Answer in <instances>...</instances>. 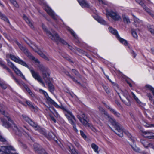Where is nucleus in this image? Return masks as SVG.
<instances>
[{
  "mask_svg": "<svg viewBox=\"0 0 154 154\" xmlns=\"http://www.w3.org/2000/svg\"><path fill=\"white\" fill-rule=\"evenodd\" d=\"M74 144L78 148H79L80 147V144L78 142H75Z\"/></svg>",
  "mask_w": 154,
  "mask_h": 154,
  "instance_id": "53",
  "label": "nucleus"
},
{
  "mask_svg": "<svg viewBox=\"0 0 154 154\" xmlns=\"http://www.w3.org/2000/svg\"><path fill=\"white\" fill-rule=\"evenodd\" d=\"M99 110L102 113L105 115L107 119L109 122L111 123L113 126L116 128V131L114 132L119 137H122L123 136V132L122 126L117 123L114 119L112 118L110 115L101 106L98 107Z\"/></svg>",
  "mask_w": 154,
  "mask_h": 154,
  "instance_id": "3",
  "label": "nucleus"
},
{
  "mask_svg": "<svg viewBox=\"0 0 154 154\" xmlns=\"http://www.w3.org/2000/svg\"><path fill=\"white\" fill-rule=\"evenodd\" d=\"M109 30L110 33L116 36L117 39L121 43L126 45L127 44V42L126 40L121 38L118 34L117 30L115 29L110 27L109 28Z\"/></svg>",
  "mask_w": 154,
  "mask_h": 154,
  "instance_id": "7",
  "label": "nucleus"
},
{
  "mask_svg": "<svg viewBox=\"0 0 154 154\" xmlns=\"http://www.w3.org/2000/svg\"><path fill=\"white\" fill-rule=\"evenodd\" d=\"M26 102L27 105L31 108V109H33L34 111L36 112L37 111L38 109L37 107L36 106L34 105L30 101L26 100Z\"/></svg>",
  "mask_w": 154,
  "mask_h": 154,
  "instance_id": "23",
  "label": "nucleus"
},
{
  "mask_svg": "<svg viewBox=\"0 0 154 154\" xmlns=\"http://www.w3.org/2000/svg\"><path fill=\"white\" fill-rule=\"evenodd\" d=\"M68 30L71 34L75 38H77V36L75 33L74 32L73 30L71 29H69Z\"/></svg>",
  "mask_w": 154,
  "mask_h": 154,
  "instance_id": "41",
  "label": "nucleus"
},
{
  "mask_svg": "<svg viewBox=\"0 0 154 154\" xmlns=\"http://www.w3.org/2000/svg\"><path fill=\"white\" fill-rule=\"evenodd\" d=\"M49 89L51 92L53 91L54 90V86L51 84H49Z\"/></svg>",
  "mask_w": 154,
  "mask_h": 154,
  "instance_id": "45",
  "label": "nucleus"
},
{
  "mask_svg": "<svg viewBox=\"0 0 154 154\" xmlns=\"http://www.w3.org/2000/svg\"><path fill=\"white\" fill-rule=\"evenodd\" d=\"M9 1L16 7H18V5L15 0H9Z\"/></svg>",
  "mask_w": 154,
  "mask_h": 154,
  "instance_id": "39",
  "label": "nucleus"
},
{
  "mask_svg": "<svg viewBox=\"0 0 154 154\" xmlns=\"http://www.w3.org/2000/svg\"><path fill=\"white\" fill-rule=\"evenodd\" d=\"M1 18L4 20L5 21L8 22V20L7 18L4 15L1 13V14L0 15Z\"/></svg>",
  "mask_w": 154,
  "mask_h": 154,
  "instance_id": "37",
  "label": "nucleus"
},
{
  "mask_svg": "<svg viewBox=\"0 0 154 154\" xmlns=\"http://www.w3.org/2000/svg\"><path fill=\"white\" fill-rule=\"evenodd\" d=\"M30 72L33 78L36 80H37L38 82L44 85V83L40 76L38 73L35 72L33 70H31Z\"/></svg>",
  "mask_w": 154,
  "mask_h": 154,
  "instance_id": "14",
  "label": "nucleus"
},
{
  "mask_svg": "<svg viewBox=\"0 0 154 154\" xmlns=\"http://www.w3.org/2000/svg\"><path fill=\"white\" fill-rule=\"evenodd\" d=\"M92 148L93 149L94 151L97 153L99 154V152L98 150L99 147L95 143H93L91 145Z\"/></svg>",
  "mask_w": 154,
  "mask_h": 154,
  "instance_id": "30",
  "label": "nucleus"
},
{
  "mask_svg": "<svg viewBox=\"0 0 154 154\" xmlns=\"http://www.w3.org/2000/svg\"><path fill=\"white\" fill-rule=\"evenodd\" d=\"M141 142L145 148H148L150 147L153 148L154 149V146L152 144L149 143L146 141L141 140Z\"/></svg>",
  "mask_w": 154,
  "mask_h": 154,
  "instance_id": "18",
  "label": "nucleus"
},
{
  "mask_svg": "<svg viewBox=\"0 0 154 154\" xmlns=\"http://www.w3.org/2000/svg\"><path fill=\"white\" fill-rule=\"evenodd\" d=\"M48 137L49 138L52 139L54 138L55 135L53 133L50 132L48 133Z\"/></svg>",
  "mask_w": 154,
  "mask_h": 154,
  "instance_id": "44",
  "label": "nucleus"
},
{
  "mask_svg": "<svg viewBox=\"0 0 154 154\" xmlns=\"http://www.w3.org/2000/svg\"><path fill=\"white\" fill-rule=\"evenodd\" d=\"M17 43L20 49L23 51L29 58L34 61L35 63L38 64V67L42 73L43 78L46 82H48L49 81V74L48 72V68L42 64H40L39 60L34 57L32 56L31 54L29 53L27 50L24 47L17 42Z\"/></svg>",
  "mask_w": 154,
  "mask_h": 154,
  "instance_id": "2",
  "label": "nucleus"
},
{
  "mask_svg": "<svg viewBox=\"0 0 154 154\" xmlns=\"http://www.w3.org/2000/svg\"><path fill=\"white\" fill-rule=\"evenodd\" d=\"M68 146L72 154H78L72 145L70 143H68Z\"/></svg>",
  "mask_w": 154,
  "mask_h": 154,
  "instance_id": "27",
  "label": "nucleus"
},
{
  "mask_svg": "<svg viewBox=\"0 0 154 154\" xmlns=\"http://www.w3.org/2000/svg\"><path fill=\"white\" fill-rule=\"evenodd\" d=\"M0 141L2 142L6 141V139L2 136L0 135Z\"/></svg>",
  "mask_w": 154,
  "mask_h": 154,
  "instance_id": "47",
  "label": "nucleus"
},
{
  "mask_svg": "<svg viewBox=\"0 0 154 154\" xmlns=\"http://www.w3.org/2000/svg\"><path fill=\"white\" fill-rule=\"evenodd\" d=\"M82 118L79 116H77V117L79 119L80 122L84 125L86 126H89V123H88L87 119V116L84 114H83L82 115Z\"/></svg>",
  "mask_w": 154,
  "mask_h": 154,
  "instance_id": "13",
  "label": "nucleus"
},
{
  "mask_svg": "<svg viewBox=\"0 0 154 154\" xmlns=\"http://www.w3.org/2000/svg\"><path fill=\"white\" fill-rule=\"evenodd\" d=\"M42 28L49 38L57 42H61L63 45H66V47H68L71 50H73L74 48L68 44L64 40L61 39L60 38L57 33L51 30V32H50L47 29L46 26L44 25H42Z\"/></svg>",
  "mask_w": 154,
  "mask_h": 154,
  "instance_id": "4",
  "label": "nucleus"
},
{
  "mask_svg": "<svg viewBox=\"0 0 154 154\" xmlns=\"http://www.w3.org/2000/svg\"><path fill=\"white\" fill-rule=\"evenodd\" d=\"M145 88L147 90H150L152 93L154 97V88L149 85H146Z\"/></svg>",
  "mask_w": 154,
  "mask_h": 154,
  "instance_id": "29",
  "label": "nucleus"
},
{
  "mask_svg": "<svg viewBox=\"0 0 154 154\" xmlns=\"http://www.w3.org/2000/svg\"><path fill=\"white\" fill-rule=\"evenodd\" d=\"M35 51L37 52L41 57L44 58L47 60L49 61L50 60L49 58L47 56H46L42 52L38 50V49L36 50L35 49Z\"/></svg>",
  "mask_w": 154,
  "mask_h": 154,
  "instance_id": "20",
  "label": "nucleus"
},
{
  "mask_svg": "<svg viewBox=\"0 0 154 154\" xmlns=\"http://www.w3.org/2000/svg\"><path fill=\"white\" fill-rule=\"evenodd\" d=\"M103 72L104 73V74L105 75V73H104V71L103 70Z\"/></svg>",
  "mask_w": 154,
  "mask_h": 154,
  "instance_id": "61",
  "label": "nucleus"
},
{
  "mask_svg": "<svg viewBox=\"0 0 154 154\" xmlns=\"http://www.w3.org/2000/svg\"><path fill=\"white\" fill-rule=\"evenodd\" d=\"M23 18L30 27L32 29H33L34 28V26L33 25V23L32 21L25 15H23Z\"/></svg>",
  "mask_w": 154,
  "mask_h": 154,
  "instance_id": "21",
  "label": "nucleus"
},
{
  "mask_svg": "<svg viewBox=\"0 0 154 154\" xmlns=\"http://www.w3.org/2000/svg\"><path fill=\"white\" fill-rule=\"evenodd\" d=\"M72 72L74 73L76 75H78L79 74V73H78V72L76 70H74V69H72Z\"/></svg>",
  "mask_w": 154,
  "mask_h": 154,
  "instance_id": "51",
  "label": "nucleus"
},
{
  "mask_svg": "<svg viewBox=\"0 0 154 154\" xmlns=\"http://www.w3.org/2000/svg\"><path fill=\"white\" fill-rule=\"evenodd\" d=\"M147 28L148 30L152 34L154 35V26L152 25H148Z\"/></svg>",
  "mask_w": 154,
  "mask_h": 154,
  "instance_id": "32",
  "label": "nucleus"
},
{
  "mask_svg": "<svg viewBox=\"0 0 154 154\" xmlns=\"http://www.w3.org/2000/svg\"><path fill=\"white\" fill-rule=\"evenodd\" d=\"M147 127H154V124H146V125Z\"/></svg>",
  "mask_w": 154,
  "mask_h": 154,
  "instance_id": "49",
  "label": "nucleus"
},
{
  "mask_svg": "<svg viewBox=\"0 0 154 154\" xmlns=\"http://www.w3.org/2000/svg\"><path fill=\"white\" fill-rule=\"evenodd\" d=\"M131 146L134 150L137 152H139L140 151V149L137 147L135 145L133 144V145H131Z\"/></svg>",
  "mask_w": 154,
  "mask_h": 154,
  "instance_id": "34",
  "label": "nucleus"
},
{
  "mask_svg": "<svg viewBox=\"0 0 154 154\" xmlns=\"http://www.w3.org/2000/svg\"><path fill=\"white\" fill-rule=\"evenodd\" d=\"M137 30H138V31H139V29H137Z\"/></svg>",
  "mask_w": 154,
  "mask_h": 154,
  "instance_id": "64",
  "label": "nucleus"
},
{
  "mask_svg": "<svg viewBox=\"0 0 154 154\" xmlns=\"http://www.w3.org/2000/svg\"><path fill=\"white\" fill-rule=\"evenodd\" d=\"M7 62L9 64L8 65L9 66V65H11V62L9 60H7Z\"/></svg>",
  "mask_w": 154,
  "mask_h": 154,
  "instance_id": "57",
  "label": "nucleus"
},
{
  "mask_svg": "<svg viewBox=\"0 0 154 154\" xmlns=\"http://www.w3.org/2000/svg\"><path fill=\"white\" fill-rule=\"evenodd\" d=\"M143 136L149 139H154V133L151 131H146L142 132Z\"/></svg>",
  "mask_w": 154,
  "mask_h": 154,
  "instance_id": "15",
  "label": "nucleus"
},
{
  "mask_svg": "<svg viewBox=\"0 0 154 154\" xmlns=\"http://www.w3.org/2000/svg\"><path fill=\"white\" fill-rule=\"evenodd\" d=\"M151 51L152 53L154 54V48H152L151 49Z\"/></svg>",
  "mask_w": 154,
  "mask_h": 154,
  "instance_id": "58",
  "label": "nucleus"
},
{
  "mask_svg": "<svg viewBox=\"0 0 154 154\" xmlns=\"http://www.w3.org/2000/svg\"><path fill=\"white\" fill-rule=\"evenodd\" d=\"M147 96L149 98V100L151 101H152V96L150 93H147Z\"/></svg>",
  "mask_w": 154,
  "mask_h": 154,
  "instance_id": "43",
  "label": "nucleus"
},
{
  "mask_svg": "<svg viewBox=\"0 0 154 154\" xmlns=\"http://www.w3.org/2000/svg\"><path fill=\"white\" fill-rule=\"evenodd\" d=\"M103 87L105 89V91H106V92L107 93H109V90L108 88L106 86H103Z\"/></svg>",
  "mask_w": 154,
  "mask_h": 154,
  "instance_id": "48",
  "label": "nucleus"
},
{
  "mask_svg": "<svg viewBox=\"0 0 154 154\" xmlns=\"http://www.w3.org/2000/svg\"><path fill=\"white\" fill-rule=\"evenodd\" d=\"M80 134L82 137L86 140H87V136L84 133V132L82 131H80Z\"/></svg>",
  "mask_w": 154,
  "mask_h": 154,
  "instance_id": "38",
  "label": "nucleus"
},
{
  "mask_svg": "<svg viewBox=\"0 0 154 154\" xmlns=\"http://www.w3.org/2000/svg\"><path fill=\"white\" fill-rule=\"evenodd\" d=\"M0 85L4 89H6L7 88L6 85L0 83Z\"/></svg>",
  "mask_w": 154,
  "mask_h": 154,
  "instance_id": "50",
  "label": "nucleus"
},
{
  "mask_svg": "<svg viewBox=\"0 0 154 154\" xmlns=\"http://www.w3.org/2000/svg\"><path fill=\"white\" fill-rule=\"evenodd\" d=\"M10 57L12 60L17 63L24 66L29 68V67L26 63L19 57H16L12 55H10Z\"/></svg>",
  "mask_w": 154,
  "mask_h": 154,
  "instance_id": "9",
  "label": "nucleus"
},
{
  "mask_svg": "<svg viewBox=\"0 0 154 154\" xmlns=\"http://www.w3.org/2000/svg\"><path fill=\"white\" fill-rule=\"evenodd\" d=\"M106 106L107 108L109 109V110L116 117H119L120 116V114L115 109L110 107L109 106L106 105Z\"/></svg>",
  "mask_w": 154,
  "mask_h": 154,
  "instance_id": "19",
  "label": "nucleus"
},
{
  "mask_svg": "<svg viewBox=\"0 0 154 154\" xmlns=\"http://www.w3.org/2000/svg\"><path fill=\"white\" fill-rule=\"evenodd\" d=\"M39 91L40 93H42L44 95L46 98H47V97H49L47 93L44 90L42 89H40Z\"/></svg>",
  "mask_w": 154,
  "mask_h": 154,
  "instance_id": "42",
  "label": "nucleus"
},
{
  "mask_svg": "<svg viewBox=\"0 0 154 154\" xmlns=\"http://www.w3.org/2000/svg\"><path fill=\"white\" fill-rule=\"evenodd\" d=\"M101 4H106L105 3L103 0H97Z\"/></svg>",
  "mask_w": 154,
  "mask_h": 154,
  "instance_id": "52",
  "label": "nucleus"
},
{
  "mask_svg": "<svg viewBox=\"0 0 154 154\" xmlns=\"http://www.w3.org/2000/svg\"><path fill=\"white\" fill-rule=\"evenodd\" d=\"M114 86L115 90L120 98L126 105L128 106H130L131 103L128 98L129 96L127 91L126 90L122 91L119 88L117 84H115Z\"/></svg>",
  "mask_w": 154,
  "mask_h": 154,
  "instance_id": "5",
  "label": "nucleus"
},
{
  "mask_svg": "<svg viewBox=\"0 0 154 154\" xmlns=\"http://www.w3.org/2000/svg\"><path fill=\"white\" fill-rule=\"evenodd\" d=\"M46 99L47 100V101L48 103L53 104L55 107H59V106L51 98L49 97H47Z\"/></svg>",
  "mask_w": 154,
  "mask_h": 154,
  "instance_id": "24",
  "label": "nucleus"
},
{
  "mask_svg": "<svg viewBox=\"0 0 154 154\" xmlns=\"http://www.w3.org/2000/svg\"><path fill=\"white\" fill-rule=\"evenodd\" d=\"M131 31L133 37L135 38H137L138 36L136 31L133 29H132Z\"/></svg>",
  "mask_w": 154,
  "mask_h": 154,
  "instance_id": "36",
  "label": "nucleus"
},
{
  "mask_svg": "<svg viewBox=\"0 0 154 154\" xmlns=\"http://www.w3.org/2000/svg\"><path fill=\"white\" fill-rule=\"evenodd\" d=\"M106 77L109 80L112 84H113V82L109 79V78L108 76L106 75Z\"/></svg>",
  "mask_w": 154,
  "mask_h": 154,
  "instance_id": "55",
  "label": "nucleus"
},
{
  "mask_svg": "<svg viewBox=\"0 0 154 154\" xmlns=\"http://www.w3.org/2000/svg\"><path fill=\"white\" fill-rule=\"evenodd\" d=\"M45 10L47 13L54 19L56 20L57 16L56 15L52 10L49 7L45 8Z\"/></svg>",
  "mask_w": 154,
  "mask_h": 154,
  "instance_id": "16",
  "label": "nucleus"
},
{
  "mask_svg": "<svg viewBox=\"0 0 154 154\" xmlns=\"http://www.w3.org/2000/svg\"><path fill=\"white\" fill-rule=\"evenodd\" d=\"M153 104L154 105V100H153Z\"/></svg>",
  "mask_w": 154,
  "mask_h": 154,
  "instance_id": "63",
  "label": "nucleus"
},
{
  "mask_svg": "<svg viewBox=\"0 0 154 154\" xmlns=\"http://www.w3.org/2000/svg\"><path fill=\"white\" fill-rule=\"evenodd\" d=\"M95 19L100 23L103 25H106V22L100 17H97Z\"/></svg>",
  "mask_w": 154,
  "mask_h": 154,
  "instance_id": "26",
  "label": "nucleus"
},
{
  "mask_svg": "<svg viewBox=\"0 0 154 154\" xmlns=\"http://www.w3.org/2000/svg\"><path fill=\"white\" fill-rule=\"evenodd\" d=\"M134 24L136 27H140L142 25V21L140 20L135 16L133 15Z\"/></svg>",
  "mask_w": 154,
  "mask_h": 154,
  "instance_id": "17",
  "label": "nucleus"
},
{
  "mask_svg": "<svg viewBox=\"0 0 154 154\" xmlns=\"http://www.w3.org/2000/svg\"><path fill=\"white\" fill-rule=\"evenodd\" d=\"M133 55L134 57V58L136 56V54L134 52H133Z\"/></svg>",
  "mask_w": 154,
  "mask_h": 154,
  "instance_id": "56",
  "label": "nucleus"
},
{
  "mask_svg": "<svg viewBox=\"0 0 154 154\" xmlns=\"http://www.w3.org/2000/svg\"><path fill=\"white\" fill-rule=\"evenodd\" d=\"M106 14L107 18L110 17L116 21L119 20L121 19L120 16L116 11H113L112 10L109 11L106 10Z\"/></svg>",
  "mask_w": 154,
  "mask_h": 154,
  "instance_id": "8",
  "label": "nucleus"
},
{
  "mask_svg": "<svg viewBox=\"0 0 154 154\" xmlns=\"http://www.w3.org/2000/svg\"><path fill=\"white\" fill-rule=\"evenodd\" d=\"M124 132L130 138V140L133 143L135 141L134 138L131 137V134L128 131H125Z\"/></svg>",
  "mask_w": 154,
  "mask_h": 154,
  "instance_id": "31",
  "label": "nucleus"
},
{
  "mask_svg": "<svg viewBox=\"0 0 154 154\" xmlns=\"http://www.w3.org/2000/svg\"><path fill=\"white\" fill-rule=\"evenodd\" d=\"M150 14L152 16H153V15L152 14Z\"/></svg>",
  "mask_w": 154,
  "mask_h": 154,
  "instance_id": "62",
  "label": "nucleus"
},
{
  "mask_svg": "<svg viewBox=\"0 0 154 154\" xmlns=\"http://www.w3.org/2000/svg\"><path fill=\"white\" fill-rule=\"evenodd\" d=\"M59 106V107H57L58 108H60L65 111V114L66 117L68 119L69 122L73 125L75 131L76 132H77L78 130L76 128L75 122V119L74 116L69 111L66 109L63 106L61 105V106Z\"/></svg>",
  "mask_w": 154,
  "mask_h": 154,
  "instance_id": "6",
  "label": "nucleus"
},
{
  "mask_svg": "<svg viewBox=\"0 0 154 154\" xmlns=\"http://www.w3.org/2000/svg\"><path fill=\"white\" fill-rule=\"evenodd\" d=\"M0 65L4 69L7 70L8 72H9L10 75H11L13 79L15 80L17 83L19 84V81L14 75L13 72L8 67H7L6 65L5 64L4 62L1 60H0Z\"/></svg>",
  "mask_w": 154,
  "mask_h": 154,
  "instance_id": "11",
  "label": "nucleus"
},
{
  "mask_svg": "<svg viewBox=\"0 0 154 154\" xmlns=\"http://www.w3.org/2000/svg\"><path fill=\"white\" fill-rule=\"evenodd\" d=\"M0 112L4 116V117L0 118L2 125L3 126L7 128H9L11 126L12 128L15 131V133L20 136L21 135L22 133H23L26 136H29L28 134L29 130L26 127H24L25 129H22L21 128L18 127L11 119L9 114L5 112L3 109H0Z\"/></svg>",
  "mask_w": 154,
  "mask_h": 154,
  "instance_id": "1",
  "label": "nucleus"
},
{
  "mask_svg": "<svg viewBox=\"0 0 154 154\" xmlns=\"http://www.w3.org/2000/svg\"><path fill=\"white\" fill-rule=\"evenodd\" d=\"M25 88L26 89V91L27 90V88H29L27 86H25Z\"/></svg>",
  "mask_w": 154,
  "mask_h": 154,
  "instance_id": "59",
  "label": "nucleus"
},
{
  "mask_svg": "<svg viewBox=\"0 0 154 154\" xmlns=\"http://www.w3.org/2000/svg\"><path fill=\"white\" fill-rule=\"evenodd\" d=\"M11 65L9 66L13 69L15 73L18 76L21 77L22 79L26 80L24 76L23 75L21 71L17 67L12 63H11Z\"/></svg>",
  "mask_w": 154,
  "mask_h": 154,
  "instance_id": "10",
  "label": "nucleus"
},
{
  "mask_svg": "<svg viewBox=\"0 0 154 154\" xmlns=\"http://www.w3.org/2000/svg\"><path fill=\"white\" fill-rule=\"evenodd\" d=\"M2 46V45L1 44H0V48H1Z\"/></svg>",
  "mask_w": 154,
  "mask_h": 154,
  "instance_id": "60",
  "label": "nucleus"
},
{
  "mask_svg": "<svg viewBox=\"0 0 154 154\" xmlns=\"http://www.w3.org/2000/svg\"><path fill=\"white\" fill-rule=\"evenodd\" d=\"M27 91L32 97H34L35 96L34 94H33L29 88H27Z\"/></svg>",
  "mask_w": 154,
  "mask_h": 154,
  "instance_id": "46",
  "label": "nucleus"
},
{
  "mask_svg": "<svg viewBox=\"0 0 154 154\" xmlns=\"http://www.w3.org/2000/svg\"><path fill=\"white\" fill-rule=\"evenodd\" d=\"M131 94L133 98L134 99L135 101L139 104H140L141 103V102L139 100L138 98L137 97L135 94L131 92Z\"/></svg>",
  "mask_w": 154,
  "mask_h": 154,
  "instance_id": "33",
  "label": "nucleus"
},
{
  "mask_svg": "<svg viewBox=\"0 0 154 154\" xmlns=\"http://www.w3.org/2000/svg\"><path fill=\"white\" fill-rule=\"evenodd\" d=\"M51 119L54 122H56V120L53 117L51 116Z\"/></svg>",
  "mask_w": 154,
  "mask_h": 154,
  "instance_id": "54",
  "label": "nucleus"
},
{
  "mask_svg": "<svg viewBox=\"0 0 154 154\" xmlns=\"http://www.w3.org/2000/svg\"><path fill=\"white\" fill-rule=\"evenodd\" d=\"M66 74L69 76V77H70L71 79H72L73 80V81H74L75 82H76V83H79L76 80H75V79L73 77H72V76H71L69 73V72H66L65 73Z\"/></svg>",
  "mask_w": 154,
  "mask_h": 154,
  "instance_id": "40",
  "label": "nucleus"
},
{
  "mask_svg": "<svg viewBox=\"0 0 154 154\" xmlns=\"http://www.w3.org/2000/svg\"><path fill=\"white\" fill-rule=\"evenodd\" d=\"M22 116L24 120L27 122L30 125L34 127L35 129L37 130L38 129V126L37 124L32 121L29 117L24 115H22Z\"/></svg>",
  "mask_w": 154,
  "mask_h": 154,
  "instance_id": "12",
  "label": "nucleus"
},
{
  "mask_svg": "<svg viewBox=\"0 0 154 154\" xmlns=\"http://www.w3.org/2000/svg\"><path fill=\"white\" fill-rule=\"evenodd\" d=\"M34 149L36 152L39 154H48L44 149H40L38 147H35Z\"/></svg>",
  "mask_w": 154,
  "mask_h": 154,
  "instance_id": "25",
  "label": "nucleus"
},
{
  "mask_svg": "<svg viewBox=\"0 0 154 154\" xmlns=\"http://www.w3.org/2000/svg\"><path fill=\"white\" fill-rule=\"evenodd\" d=\"M79 3L82 8L88 7L89 5L85 0H77Z\"/></svg>",
  "mask_w": 154,
  "mask_h": 154,
  "instance_id": "22",
  "label": "nucleus"
},
{
  "mask_svg": "<svg viewBox=\"0 0 154 154\" xmlns=\"http://www.w3.org/2000/svg\"><path fill=\"white\" fill-rule=\"evenodd\" d=\"M123 18L125 22L127 23H128L130 22V20L128 16L125 15H124L123 16Z\"/></svg>",
  "mask_w": 154,
  "mask_h": 154,
  "instance_id": "35",
  "label": "nucleus"
},
{
  "mask_svg": "<svg viewBox=\"0 0 154 154\" xmlns=\"http://www.w3.org/2000/svg\"><path fill=\"white\" fill-rule=\"evenodd\" d=\"M136 1L138 3H139L140 5L143 6V7L145 11H146L148 13H149L150 12V10L145 6L143 5V3L141 2V0H136Z\"/></svg>",
  "mask_w": 154,
  "mask_h": 154,
  "instance_id": "28",
  "label": "nucleus"
}]
</instances>
